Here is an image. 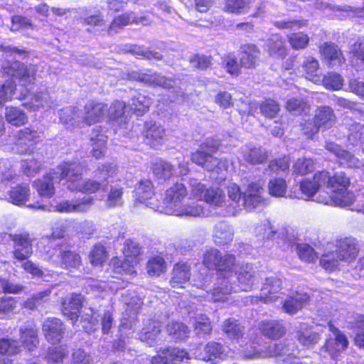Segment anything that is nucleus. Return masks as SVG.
Masks as SVG:
<instances>
[{"label": "nucleus", "mask_w": 364, "mask_h": 364, "mask_svg": "<svg viewBox=\"0 0 364 364\" xmlns=\"http://www.w3.org/2000/svg\"><path fill=\"white\" fill-rule=\"evenodd\" d=\"M84 168L83 164L76 161L63 162L56 168V171L53 172L50 180L60 181L65 178L68 189L71 191H75L77 185L82 179Z\"/></svg>", "instance_id": "obj_1"}, {"label": "nucleus", "mask_w": 364, "mask_h": 364, "mask_svg": "<svg viewBox=\"0 0 364 364\" xmlns=\"http://www.w3.org/2000/svg\"><path fill=\"white\" fill-rule=\"evenodd\" d=\"M328 327L332 335L328 336L324 346L321 348L320 353L323 356L326 353L331 358H336L347 348L348 341L346 335L333 323H328Z\"/></svg>", "instance_id": "obj_2"}, {"label": "nucleus", "mask_w": 364, "mask_h": 364, "mask_svg": "<svg viewBox=\"0 0 364 364\" xmlns=\"http://www.w3.org/2000/svg\"><path fill=\"white\" fill-rule=\"evenodd\" d=\"M192 194L199 198L203 200L210 205L218 207L223 205L225 202V193L219 188H205L196 179L191 180Z\"/></svg>", "instance_id": "obj_3"}, {"label": "nucleus", "mask_w": 364, "mask_h": 364, "mask_svg": "<svg viewBox=\"0 0 364 364\" xmlns=\"http://www.w3.org/2000/svg\"><path fill=\"white\" fill-rule=\"evenodd\" d=\"M127 78L136 80L150 86H159L164 89L174 88L176 84L174 80L166 77L158 73H144L138 71H132L127 74Z\"/></svg>", "instance_id": "obj_4"}, {"label": "nucleus", "mask_w": 364, "mask_h": 364, "mask_svg": "<svg viewBox=\"0 0 364 364\" xmlns=\"http://www.w3.org/2000/svg\"><path fill=\"white\" fill-rule=\"evenodd\" d=\"M14 242L13 255L18 261L29 258L33 254V241L28 232L16 233L10 235Z\"/></svg>", "instance_id": "obj_5"}, {"label": "nucleus", "mask_w": 364, "mask_h": 364, "mask_svg": "<svg viewBox=\"0 0 364 364\" xmlns=\"http://www.w3.org/2000/svg\"><path fill=\"white\" fill-rule=\"evenodd\" d=\"M187 191L182 183H176L166 192L164 200V212L167 215H173L181 206V200L186 197Z\"/></svg>", "instance_id": "obj_6"}, {"label": "nucleus", "mask_w": 364, "mask_h": 364, "mask_svg": "<svg viewBox=\"0 0 364 364\" xmlns=\"http://www.w3.org/2000/svg\"><path fill=\"white\" fill-rule=\"evenodd\" d=\"M191 161L205 169L213 171L226 168L228 161L214 157L211 154L204 151L200 148L191 155Z\"/></svg>", "instance_id": "obj_7"}, {"label": "nucleus", "mask_w": 364, "mask_h": 364, "mask_svg": "<svg viewBox=\"0 0 364 364\" xmlns=\"http://www.w3.org/2000/svg\"><path fill=\"white\" fill-rule=\"evenodd\" d=\"M4 70L9 75L18 78L24 82L31 83L35 80L36 67L33 65H26L19 61H15L8 67L4 66Z\"/></svg>", "instance_id": "obj_8"}, {"label": "nucleus", "mask_w": 364, "mask_h": 364, "mask_svg": "<svg viewBox=\"0 0 364 364\" xmlns=\"http://www.w3.org/2000/svg\"><path fill=\"white\" fill-rule=\"evenodd\" d=\"M359 250L358 242L355 238L346 237L338 242L336 252L342 262H350L357 257Z\"/></svg>", "instance_id": "obj_9"}, {"label": "nucleus", "mask_w": 364, "mask_h": 364, "mask_svg": "<svg viewBox=\"0 0 364 364\" xmlns=\"http://www.w3.org/2000/svg\"><path fill=\"white\" fill-rule=\"evenodd\" d=\"M84 298L80 294L68 295L62 302L63 314L73 323L77 321L79 310L82 308Z\"/></svg>", "instance_id": "obj_10"}, {"label": "nucleus", "mask_w": 364, "mask_h": 364, "mask_svg": "<svg viewBox=\"0 0 364 364\" xmlns=\"http://www.w3.org/2000/svg\"><path fill=\"white\" fill-rule=\"evenodd\" d=\"M92 197H83L75 200H65L55 205V210L60 213H85L93 205Z\"/></svg>", "instance_id": "obj_11"}, {"label": "nucleus", "mask_w": 364, "mask_h": 364, "mask_svg": "<svg viewBox=\"0 0 364 364\" xmlns=\"http://www.w3.org/2000/svg\"><path fill=\"white\" fill-rule=\"evenodd\" d=\"M320 53L331 68L341 66L346 61L341 49L333 43L326 42L322 44L320 46Z\"/></svg>", "instance_id": "obj_12"}, {"label": "nucleus", "mask_w": 364, "mask_h": 364, "mask_svg": "<svg viewBox=\"0 0 364 364\" xmlns=\"http://www.w3.org/2000/svg\"><path fill=\"white\" fill-rule=\"evenodd\" d=\"M262 184L259 182L251 183L242 195V205L247 210H252L263 201Z\"/></svg>", "instance_id": "obj_13"}, {"label": "nucleus", "mask_w": 364, "mask_h": 364, "mask_svg": "<svg viewBox=\"0 0 364 364\" xmlns=\"http://www.w3.org/2000/svg\"><path fill=\"white\" fill-rule=\"evenodd\" d=\"M64 330L62 321L57 318H47L43 324V331L46 338L53 344L60 341Z\"/></svg>", "instance_id": "obj_14"}, {"label": "nucleus", "mask_w": 364, "mask_h": 364, "mask_svg": "<svg viewBox=\"0 0 364 364\" xmlns=\"http://www.w3.org/2000/svg\"><path fill=\"white\" fill-rule=\"evenodd\" d=\"M85 114L82 122L88 125L101 122L107 110V105L96 102H88L84 107Z\"/></svg>", "instance_id": "obj_15"}, {"label": "nucleus", "mask_w": 364, "mask_h": 364, "mask_svg": "<svg viewBox=\"0 0 364 364\" xmlns=\"http://www.w3.org/2000/svg\"><path fill=\"white\" fill-rule=\"evenodd\" d=\"M240 66L246 69L253 70L258 65L260 50L255 44H245L241 46Z\"/></svg>", "instance_id": "obj_16"}, {"label": "nucleus", "mask_w": 364, "mask_h": 364, "mask_svg": "<svg viewBox=\"0 0 364 364\" xmlns=\"http://www.w3.org/2000/svg\"><path fill=\"white\" fill-rule=\"evenodd\" d=\"M235 274L238 287L242 291H250L256 284L257 274L251 264H242Z\"/></svg>", "instance_id": "obj_17"}, {"label": "nucleus", "mask_w": 364, "mask_h": 364, "mask_svg": "<svg viewBox=\"0 0 364 364\" xmlns=\"http://www.w3.org/2000/svg\"><path fill=\"white\" fill-rule=\"evenodd\" d=\"M19 335L20 341L29 351L36 348L39 343L38 329L33 323L28 322L21 326Z\"/></svg>", "instance_id": "obj_18"}, {"label": "nucleus", "mask_w": 364, "mask_h": 364, "mask_svg": "<svg viewBox=\"0 0 364 364\" xmlns=\"http://www.w3.org/2000/svg\"><path fill=\"white\" fill-rule=\"evenodd\" d=\"M295 338L301 345L306 347H313L321 339L319 333L312 331L306 323H301L296 327Z\"/></svg>", "instance_id": "obj_19"}, {"label": "nucleus", "mask_w": 364, "mask_h": 364, "mask_svg": "<svg viewBox=\"0 0 364 364\" xmlns=\"http://www.w3.org/2000/svg\"><path fill=\"white\" fill-rule=\"evenodd\" d=\"M314 119L320 129H328L335 124L336 117L331 107L319 106L314 111Z\"/></svg>", "instance_id": "obj_20"}, {"label": "nucleus", "mask_w": 364, "mask_h": 364, "mask_svg": "<svg viewBox=\"0 0 364 364\" xmlns=\"http://www.w3.org/2000/svg\"><path fill=\"white\" fill-rule=\"evenodd\" d=\"M325 149L330 153L333 154L336 157L342 161V163L349 167L358 168L361 162L354 155L343 149L338 144L332 141H326L324 146Z\"/></svg>", "instance_id": "obj_21"}, {"label": "nucleus", "mask_w": 364, "mask_h": 364, "mask_svg": "<svg viewBox=\"0 0 364 364\" xmlns=\"http://www.w3.org/2000/svg\"><path fill=\"white\" fill-rule=\"evenodd\" d=\"M213 237L218 245H228L233 240L234 230L228 223L219 222L214 226Z\"/></svg>", "instance_id": "obj_22"}, {"label": "nucleus", "mask_w": 364, "mask_h": 364, "mask_svg": "<svg viewBox=\"0 0 364 364\" xmlns=\"http://www.w3.org/2000/svg\"><path fill=\"white\" fill-rule=\"evenodd\" d=\"M309 301L307 294L296 292L284 301L282 309L285 313L293 315L306 306Z\"/></svg>", "instance_id": "obj_23"}, {"label": "nucleus", "mask_w": 364, "mask_h": 364, "mask_svg": "<svg viewBox=\"0 0 364 364\" xmlns=\"http://www.w3.org/2000/svg\"><path fill=\"white\" fill-rule=\"evenodd\" d=\"M298 71L305 75L309 80L317 82L320 79V68L318 61L314 57H306L298 68Z\"/></svg>", "instance_id": "obj_24"}, {"label": "nucleus", "mask_w": 364, "mask_h": 364, "mask_svg": "<svg viewBox=\"0 0 364 364\" xmlns=\"http://www.w3.org/2000/svg\"><path fill=\"white\" fill-rule=\"evenodd\" d=\"M205 353L202 352V347L195 349L194 355L197 359L203 360H211L213 358H221L224 355V347L215 342L208 343L205 348Z\"/></svg>", "instance_id": "obj_25"}, {"label": "nucleus", "mask_w": 364, "mask_h": 364, "mask_svg": "<svg viewBox=\"0 0 364 364\" xmlns=\"http://www.w3.org/2000/svg\"><path fill=\"white\" fill-rule=\"evenodd\" d=\"M143 134L148 144L156 146L165 136V129L154 122H146Z\"/></svg>", "instance_id": "obj_26"}, {"label": "nucleus", "mask_w": 364, "mask_h": 364, "mask_svg": "<svg viewBox=\"0 0 364 364\" xmlns=\"http://www.w3.org/2000/svg\"><path fill=\"white\" fill-rule=\"evenodd\" d=\"M282 281L277 277H269L266 278L265 282L261 289V299L264 302L274 301L277 296L274 294L278 293L281 289Z\"/></svg>", "instance_id": "obj_27"}, {"label": "nucleus", "mask_w": 364, "mask_h": 364, "mask_svg": "<svg viewBox=\"0 0 364 364\" xmlns=\"http://www.w3.org/2000/svg\"><path fill=\"white\" fill-rule=\"evenodd\" d=\"M259 330L262 333L272 339H278L286 333V328L278 321H264L259 324Z\"/></svg>", "instance_id": "obj_28"}, {"label": "nucleus", "mask_w": 364, "mask_h": 364, "mask_svg": "<svg viewBox=\"0 0 364 364\" xmlns=\"http://www.w3.org/2000/svg\"><path fill=\"white\" fill-rule=\"evenodd\" d=\"M161 332L160 322L156 320L148 319L144 323V327L140 331V339L151 346Z\"/></svg>", "instance_id": "obj_29"}, {"label": "nucleus", "mask_w": 364, "mask_h": 364, "mask_svg": "<svg viewBox=\"0 0 364 364\" xmlns=\"http://www.w3.org/2000/svg\"><path fill=\"white\" fill-rule=\"evenodd\" d=\"M190 276V266L178 262L173 267L170 284L173 288L183 287L182 285L189 280Z\"/></svg>", "instance_id": "obj_30"}, {"label": "nucleus", "mask_w": 364, "mask_h": 364, "mask_svg": "<svg viewBox=\"0 0 364 364\" xmlns=\"http://www.w3.org/2000/svg\"><path fill=\"white\" fill-rule=\"evenodd\" d=\"M146 20L145 17L136 18L133 13L123 14L116 17L112 21L108 28V33L112 35L129 23H143Z\"/></svg>", "instance_id": "obj_31"}, {"label": "nucleus", "mask_w": 364, "mask_h": 364, "mask_svg": "<svg viewBox=\"0 0 364 364\" xmlns=\"http://www.w3.org/2000/svg\"><path fill=\"white\" fill-rule=\"evenodd\" d=\"M90 141L92 146V155L96 159H99L103 154L105 147L107 136L102 131L100 126L95 127L90 134Z\"/></svg>", "instance_id": "obj_32"}, {"label": "nucleus", "mask_w": 364, "mask_h": 364, "mask_svg": "<svg viewBox=\"0 0 364 364\" xmlns=\"http://www.w3.org/2000/svg\"><path fill=\"white\" fill-rule=\"evenodd\" d=\"M222 331L230 339L238 341L244 335L245 327L238 321L228 318L223 323Z\"/></svg>", "instance_id": "obj_33"}, {"label": "nucleus", "mask_w": 364, "mask_h": 364, "mask_svg": "<svg viewBox=\"0 0 364 364\" xmlns=\"http://www.w3.org/2000/svg\"><path fill=\"white\" fill-rule=\"evenodd\" d=\"M51 291L46 289L42 291L33 294L31 297L28 298L23 303V308L34 311L44 306L50 300Z\"/></svg>", "instance_id": "obj_34"}, {"label": "nucleus", "mask_w": 364, "mask_h": 364, "mask_svg": "<svg viewBox=\"0 0 364 364\" xmlns=\"http://www.w3.org/2000/svg\"><path fill=\"white\" fill-rule=\"evenodd\" d=\"M41 132L35 129L33 127H26L23 129H21L18 132L17 134V151L20 154H26L28 150L29 147L27 146L25 148L20 149L19 146L23 141H29V142H37L38 139L41 137Z\"/></svg>", "instance_id": "obj_35"}, {"label": "nucleus", "mask_w": 364, "mask_h": 364, "mask_svg": "<svg viewBox=\"0 0 364 364\" xmlns=\"http://www.w3.org/2000/svg\"><path fill=\"white\" fill-rule=\"evenodd\" d=\"M4 115L6 122L15 127L24 125L28 122L25 112L16 107H6Z\"/></svg>", "instance_id": "obj_36"}, {"label": "nucleus", "mask_w": 364, "mask_h": 364, "mask_svg": "<svg viewBox=\"0 0 364 364\" xmlns=\"http://www.w3.org/2000/svg\"><path fill=\"white\" fill-rule=\"evenodd\" d=\"M53 175V173H50L43 177V179H39L33 182V187L41 196L50 198L54 195L55 188L53 181L55 180H50V176Z\"/></svg>", "instance_id": "obj_37"}, {"label": "nucleus", "mask_w": 364, "mask_h": 364, "mask_svg": "<svg viewBox=\"0 0 364 364\" xmlns=\"http://www.w3.org/2000/svg\"><path fill=\"white\" fill-rule=\"evenodd\" d=\"M60 119L68 126L75 127L82 122V117L80 116L78 109L68 107L60 110Z\"/></svg>", "instance_id": "obj_38"}, {"label": "nucleus", "mask_w": 364, "mask_h": 364, "mask_svg": "<svg viewBox=\"0 0 364 364\" xmlns=\"http://www.w3.org/2000/svg\"><path fill=\"white\" fill-rule=\"evenodd\" d=\"M151 99L142 94L134 96L129 103L130 109L137 115L144 114L151 105Z\"/></svg>", "instance_id": "obj_39"}, {"label": "nucleus", "mask_w": 364, "mask_h": 364, "mask_svg": "<svg viewBox=\"0 0 364 364\" xmlns=\"http://www.w3.org/2000/svg\"><path fill=\"white\" fill-rule=\"evenodd\" d=\"M251 3V0H225L223 10L237 15L245 14L250 9Z\"/></svg>", "instance_id": "obj_40"}, {"label": "nucleus", "mask_w": 364, "mask_h": 364, "mask_svg": "<svg viewBox=\"0 0 364 364\" xmlns=\"http://www.w3.org/2000/svg\"><path fill=\"white\" fill-rule=\"evenodd\" d=\"M268 52L270 55L277 58H284L287 55V50L282 38L273 36L267 41Z\"/></svg>", "instance_id": "obj_41"}, {"label": "nucleus", "mask_w": 364, "mask_h": 364, "mask_svg": "<svg viewBox=\"0 0 364 364\" xmlns=\"http://www.w3.org/2000/svg\"><path fill=\"white\" fill-rule=\"evenodd\" d=\"M123 261H119L118 259H113L112 264L114 267L116 272L119 274H133L136 272L134 266L139 262V259L131 258L129 257H124Z\"/></svg>", "instance_id": "obj_42"}, {"label": "nucleus", "mask_w": 364, "mask_h": 364, "mask_svg": "<svg viewBox=\"0 0 364 364\" xmlns=\"http://www.w3.org/2000/svg\"><path fill=\"white\" fill-rule=\"evenodd\" d=\"M355 200V196L353 193L343 191L337 193H333L330 198L322 200L323 203L327 204L331 201L335 205L341 207H349Z\"/></svg>", "instance_id": "obj_43"}, {"label": "nucleus", "mask_w": 364, "mask_h": 364, "mask_svg": "<svg viewBox=\"0 0 364 364\" xmlns=\"http://www.w3.org/2000/svg\"><path fill=\"white\" fill-rule=\"evenodd\" d=\"M30 189L26 184L18 185L9 191L10 201L17 205H23L28 200Z\"/></svg>", "instance_id": "obj_44"}, {"label": "nucleus", "mask_w": 364, "mask_h": 364, "mask_svg": "<svg viewBox=\"0 0 364 364\" xmlns=\"http://www.w3.org/2000/svg\"><path fill=\"white\" fill-rule=\"evenodd\" d=\"M154 195L152 182L149 179L141 180L135 189L136 199L141 203H145Z\"/></svg>", "instance_id": "obj_45"}, {"label": "nucleus", "mask_w": 364, "mask_h": 364, "mask_svg": "<svg viewBox=\"0 0 364 364\" xmlns=\"http://www.w3.org/2000/svg\"><path fill=\"white\" fill-rule=\"evenodd\" d=\"M350 183L349 178L344 173H336L331 179L328 181V187L333 192L337 193L343 191H346Z\"/></svg>", "instance_id": "obj_46"}, {"label": "nucleus", "mask_w": 364, "mask_h": 364, "mask_svg": "<svg viewBox=\"0 0 364 364\" xmlns=\"http://www.w3.org/2000/svg\"><path fill=\"white\" fill-rule=\"evenodd\" d=\"M243 159L250 164H259L267 160V154L261 148H248L243 151Z\"/></svg>", "instance_id": "obj_47"}, {"label": "nucleus", "mask_w": 364, "mask_h": 364, "mask_svg": "<svg viewBox=\"0 0 364 364\" xmlns=\"http://www.w3.org/2000/svg\"><path fill=\"white\" fill-rule=\"evenodd\" d=\"M168 333L176 341H183L188 337L189 331L183 323L171 321L166 326Z\"/></svg>", "instance_id": "obj_48"}, {"label": "nucleus", "mask_w": 364, "mask_h": 364, "mask_svg": "<svg viewBox=\"0 0 364 364\" xmlns=\"http://www.w3.org/2000/svg\"><path fill=\"white\" fill-rule=\"evenodd\" d=\"M286 109L294 114L299 115L309 111V103L301 98H291L286 102Z\"/></svg>", "instance_id": "obj_49"}, {"label": "nucleus", "mask_w": 364, "mask_h": 364, "mask_svg": "<svg viewBox=\"0 0 364 364\" xmlns=\"http://www.w3.org/2000/svg\"><path fill=\"white\" fill-rule=\"evenodd\" d=\"M232 285L229 284V282L224 279L212 290L211 299L214 301H225L232 291Z\"/></svg>", "instance_id": "obj_50"}, {"label": "nucleus", "mask_w": 364, "mask_h": 364, "mask_svg": "<svg viewBox=\"0 0 364 364\" xmlns=\"http://www.w3.org/2000/svg\"><path fill=\"white\" fill-rule=\"evenodd\" d=\"M173 215L176 216H188V217H199L203 214V208L197 203H188L181 205L177 210H176Z\"/></svg>", "instance_id": "obj_51"}, {"label": "nucleus", "mask_w": 364, "mask_h": 364, "mask_svg": "<svg viewBox=\"0 0 364 364\" xmlns=\"http://www.w3.org/2000/svg\"><path fill=\"white\" fill-rule=\"evenodd\" d=\"M123 188L120 186H112L106 200V205L108 208L120 206L123 203Z\"/></svg>", "instance_id": "obj_52"}, {"label": "nucleus", "mask_w": 364, "mask_h": 364, "mask_svg": "<svg viewBox=\"0 0 364 364\" xmlns=\"http://www.w3.org/2000/svg\"><path fill=\"white\" fill-rule=\"evenodd\" d=\"M348 141L352 145L364 144V125L360 123H353L349 127Z\"/></svg>", "instance_id": "obj_53"}, {"label": "nucleus", "mask_w": 364, "mask_h": 364, "mask_svg": "<svg viewBox=\"0 0 364 364\" xmlns=\"http://www.w3.org/2000/svg\"><path fill=\"white\" fill-rule=\"evenodd\" d=\"M105 184L102 182L93 179L80 180L76 186L75 191L82 192L84 193H94L100 191Z\"/></svg>", "instance_id": "obj_54"}, {"label": "nucleus", "mask_w": 364, "mask_h": 364, "mask_svg": "<svg viewBox=\"0 0 364 364\" xmlns=\"http://www.w3.org/2000/svg\"><path fill=\"white\" fill-rule=\"evenodd\" d=\"M342 260L338 257L337 252H329L322 255L320 259L321 265L327 271H335Z\"/></svg>", "instance_id": "obj_55"}, {"label": "nucleus", "mask_w": 364, "mask_h": 364, "mask_svg": "<svg viewBox=\"0 0 364 364\" xmlns=\"http://www.w3.org/2000/svg\"><path fill=\"white\" fill-rule=\"evenodd\" d=\"M196 333L199 336L209 335L212 331L210 321L205 315H200L196 318L194 323Z\"/></svg>", "instance_id": "obj_56"}, {"label": "nucleus", "mask_w": 364, "mask_h": 364, "mask_svg": "<svg viewBox=\"0 0 364 364\" xmlns=\"http://www.w3.org/2000/svg\"><path fill=\"white\" fill-rule=\"evenodd\" d=\"M61 264L65 268H77L80 265L81 259L79 255L68 250L60 254Z\"/></svg>", "instance_id": "obj_57"}, {"label": "nucleus", "mask_w": 364, "mask_h": 364, "mask_svg": "<svg viewBox=\"0 0 364 364\" xmlns=\"http://www.w3.org/2000/svg\"><path fill=\"white\" fill-rule=\"evenodd\" d=\"M287 183L285 180L277 178L269 182L268 189L271 196L274 197H282L287 191Z\"/></svg>", "instance_id": "obj_58"}, {"label": "nucleus", "mask_w": 364, "mask_h": 364, "mask_svg": "<svg viewBox=\"0 0 364 364\" xmlns=\"http://www.w3.org/2000/svg\"><path fill=\"white\" fill-rule=\"evenodd\" d=\"M68 350L62 346L53 347L48 349L46 359L49 363H59L68 356Z\"/></svg>", "instance_id": "obj_59"}, {"label": "nucleus", "mask_w": 364, "mask_h": 364, "mask_svg": "<svg viewBox=\"0 0 364 364\" xmlns=\"http://www.w3.org/2000/svg\"><path fill=\"white\" fill-rule=\"evenodd\" d=\"M126 105L122 101H116L113 102L109 109H107V116L110 120L115 121L120 119L123 121L125 113Z\"/></svg>", "instance_id": "obj_60"}, {"label": "nucleus", "mask_w": 364, "mask_h": 364, "mask_svg": "<svg viewBox=\"0 0 364 364\" xmlns=\"http://www.w3.org/2000/svg\"><path fill=\"white\" fill-rule=\"evenodd\" d=\"M292 168L294 173L305 175L314 170V161L311 159H299L294 164Z\"/></svg>", "instance_id": "obj_61"}, {"label": "nucleus", "mask_w": 364, "mask_h": 364, "mask_svg": "<svg viewBox=\"0 0 364 364\" xmlns=\"http://www.w3.org/2000/svg\"><path fill=\"white\" fill-rule=\"evenodd\" d=\"M116 173V167L112 164H103L95 171L96 178L104 184L107 183L109 178L113 177Z\"/></svg>", "instance_id": "obj_62"}, {"label": "nucleus", "mask_w": 364, "mask_h": 364, "mask_svg": "<svg viewBox=\"0 0 364 364\" xmlns=\"http://www.w3.org/2000/svg\"><path fill=\"white\" fill-rule=\"evenodd\" d=\"M153 171L158 178L166 180L172 176L173 166L166 161H160L154 164Z\"/></svg>", "instance_id": "obj_63"}, {"label": "nucleus", "mask_w": 364, "mask_h": 364, "mask_svg": "<svg viewBox=\"0 0 364 364\" xmlns=\"http://www.w3.org/2000/svg\"><path fill=\"white\" fill-rule=\"evenodd\" d=\"M355 328V336L354 342L356 346L364 348V316L360 315L357 317L354 326Z\"/></svg>", "instance_id": "obj_64"}]
</instances>
